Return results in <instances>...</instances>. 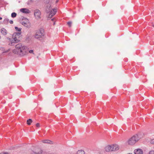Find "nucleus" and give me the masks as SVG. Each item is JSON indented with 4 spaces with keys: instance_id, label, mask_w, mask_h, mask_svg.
Masks as SVG:
<instances>
[{
    "instance_id": "7ed1b4c3",
    "label": "nucleus",
    "mask_w": 154,
    "mask_h": 154,
    "mask_svg": "<svg viewBox=\"0 0 154 154\" xmlns=\"http://www.w3.org/2000/svg\"><path fill=\"white\" fill-rule=\"evenodd\" d=\"M44 35V29L40 28L36 30L35 34V38L36 39H40L42 38Z\"/></svg>"
},
{
    "instance_id": "0eeeda50",
    "label": "nucleus",
    "mask_w": 154,
    "mask_h": 154,
    "mask_svg": "<svg viewBox=\"0 0 154 154\" xmlns=\"http://www.w3.org/2000/svg\"><path fill=\"white\" fill-rule=\"evenodd\" d=\"M104 151L108 152H113L111 144L106 145L104 148Z\"/></svg>"
},
{
    "instance_id": "f3484780",
    "label": "nucleus",
    "mask_w": 154,
    "mask_h": 154,
    "mask_svg": "<svg viewBox=\"0 0 154 154\" xmlns=\"http://www.w3.org/2000/svg\"><path fill=\"white\" fill-rule=\"evenodd\" d=\"M17 14L14 12L12 13L11 14V17H16Z\"/></svg>"
},
{
    "instance_id": "f257e3e1",
    "label": "nucleus",
    "mask_w": 154,
    "mask_h": 154,
    "mask_svg": "<svg viewBox=\"0 0 154 154\" xmlns=\"http://www.w3.org/2000/svg\"><path fill=\"white\" fill-rule=\"evenodd\" d=\"M26 47L23 45L21 44H18L16 45L15 48L13 50V52L16 54H20L25 50Z\"/></svg>"
},
{
    "instance_id": "a878e982",
    "label": "nucleus",
    "mask_w": 154,
    "mask_h": 154,
    "mask_svg": "<svg viewBox=\"0 0 154 154\" xmlns=\"http://www.w3.org/2000/svg\"><path fill=\"white\" fill-rule=\"evenodd\" d=\"M10 23H11V24H13V21H12V20H10Z\"/></svg>"
},
{
    "instance_id": "1a4fd4ad",
    "label": "nucleus",
    "mask_w": 154,
    "mask_h": 154,
    "mask_svg": "<svg viewBox=\"0 0 154 154\" xmlns=\"http://www.w3.org/2000/svg\"><path fill=\"white\" fill-rule=\"evenodd\" d=\"M111 145L112 147L113 152L119 150V146L117 144H112Z\"/></svg>"
},
{
    "instance_id": "412c9836",
    "label": "nucleus",
    "mask_w": 154,
    "mask_h": 154,
    "mask_svg": "<svg viewBox=\"0 0 154 154\" xmlns=\"http://www.w3.org/2000/svg\"><path fill=\"white\" fill-rule=\"evenodd\" d=\"M45 3H48L49 2V0H43Z\"/></svg>"
},
{
    "instance_id": "9b49d317",
    "label": "nucleus",
    "mask_w": 154,
    "mask_h": 154,
    "mask_svg": "<svg viewBox=\"0 0 154 154\" xmlns=\"http://www.w3.org/2000/svg\"><path fill=\"white\" fill-rule=\"evenodd\" d=\"M134 153L135 154H143V151L140 149H138L134 150Z\"/></svg>"
},
{
    "instance_id": "dca6fc26",
    "label": "nucleus",
    "mask_w": 154,
    "mask_h": 154,
    "mask_svg": "<svg viewBox=\"0 0 154 154\" xmlns=\"http://www.w3.org/2000/svg\"><path fill=\"white\" fill-rule=\"evenodd\" d=\"M15 28L17 31H19V32H21V28H19L17 27H15Z\"/></svg>"
},
{
    "instance_id": "39448f33",
    "label": "nucleus",
    "mask_w": 154,
    "mask_h": 154,
    "mask_svg": "<svg viewBox=\"0 0 154 154\" xmlns=\"http://www.w3.org/2000/svg\"><path fill=\"white\" fill-rule=\"evenodd\" d=\"M34 152L36 154H51L52 153V152L49 150L43 152L42 150L40 149H36Z\"/></svg>"
},
{
    "instance_id": "aec40b11",
    "label": "nucleus",
    "mask_w": 154,
    "mask_h": 154,
    "mask_svg": "<svg viewBox=\"0 0 154 154\" xmlns=\"http://www.w3.org/2000/svg\"><path fill=\"white\" fill-rule=\"evenodd\" d=\"M67 23L69 27H70L71 26V24H72V22H70V21L68 22H67Z\"/></svg>"
},
{
    "instance_id": "393cba45",
    "label": "nucleus",
    "mask_w": 154,
    "mask_h": 154,
    "mask_svg": "<svg viewBox=\"0 0 154 154\" xmlns=\"http://www.w3.org/2000/svg\"><path fill=\"white\" fill-rule=\"evenodd\" d=\"M32 120L30 119H29V125H30L31 123H32Z\"/></svg>"
},
{
    "instance_id": "f8f14e48",
    "label": "nucleus",
    "mask_w": 154,
    "mask_h": 154,
    "mask_svg": "<svg viewBox=\"0 0 154 154\" xmlns=\"http://www.w3.org/2000/svg\"><path fill=\"white\" fill-rule=\"evenodd\" d=\"M20 11L24 13H28L29 10L26 8H22L20 9Z\"/></svg>"
},
{
    "instance_id": "ddd939ff",
    "label": "nucleus",
    "mask_w": 154,
    "mask_h": 154,
    "mask_svg": "<svg viewBox=\"0 0 154 154\" xmlns=\"http://www.w3.org/2000/svg\"><path fill=\"white\" fill-rule=\"evenodd\" d=\"M42 142L44 143L52 144V142L48 140H42Z\"/></svg>"
},
{
    "instance_id": "c85d7f7f",
    "label": "nucleus",
    "mask_w": 154,
    "mask_h": 154,
    "mask_svg": "<svg viewBox=\"0 0 154 154\" xmlns=\"http://www.w3.org/2000/svg\"><path fill=\"white\" fill-rule=\"evenodd\" d=\"M54 20V19H51L52 20Z\"/></svg>"
},
{
    "instance_id": "20e7f679",
    "label": "nucleus",
    "mask_w": 154,
    "mask_h": 154,
    "mask_svg": "<svg viewBox=\"0 0 154 154\" xmlns=\"http://www.w3.org/2000/svg\"><path fill=\"white\" fill-rule=\"evenodd\" d=\"M21 32H14L12 35V38L14 40V42L15 43H18L19 42L20 38Z\"/></svg>"
},
{
    "instance_id": "f03ea898",
    "label": "nucleus",
    "mask_w": 154,
    "mask_h": 154,
    "mask_svg": "<svg viewBox=\"0 0 154 154\" xmlns=\"http://www.w3.org/2000/svg\"><path fill=\"white\" fill-rule=\"evenodd\" d=\"M139 140L138 135H136L130 138L126 142L127 145H134Z\"/></svg>"
},
{
    "instance_id": "423d86ee",
    "label": "nucleus",
    "mask_w": 154,
    "mask_h": 154,
    "mask_svg": "<svg viewBox=\"0 0 154 154\" xmlns=\"http://www.w3.org/2000/svg\"><path fill=\"white\" fill-rule=\"evenodd\" d=\"M34 15L35 18L37 19H39L41 18V12L39 10L36 9L35 10Z\"/></svg>"
},
{
    "instance_id": "5701e85b",
    "label": "nucleus",
    "mask_w": 154,
    "mask_h": 154,
    "mask_svg": "<svg viewBox=\"0 0 154 154\" xmlns=\"http://www.w3.org/2000/svg\"><path fill=\"white\" fill-rule=\"evenodd\" d=\"M150 143L151 144H154V139H152L150 141Z\"/></svg>"
},
{
    "instance_id": "4468645a",
    "label": "nucleus",
    "mask_w": 154,
    "mask_h": 154,
    "mask_svg": "<svg viewBox=\"0 0 154 154\" xmlns=\"http://www.w3.org/2000/svg\"><path fill=\"white\" fill-rule=\"evenodd\" d=\"M1 32L4 35H6L7 33V30L4 28H2L1 30Z\"/></svg>"
},
{
    "instance_id": "a211bd4d",
    "label": "nucleus",
    "mask_w": 154,
    "mask_h": 154,
    "mask_svg": "<svg viewBox=\"0 0 154 154\" xmlns=\"http://www.w3.org/2000/svg\"><path fill=\"white\" fill-rule=\"evenodd\" d=\"M51 6L50 5H49L48 6H47V9H46V11H47L48 12H49V11L50 10V9H51Z\"/></svg>"
},
{
    "instance_id": "2eb2a0df",
    "label": "nucleus",
    "mask_w": 154,
    "mask_h": 154,
    "mask_svg": "<svg viewBox=\"0 0 154 154\" xmlns=\"http://www.w3.org/2000/svg\"><path fill=\"white\" fill-rule=\"evenodd\" d=\"M76 154H84V152L82 150H78Z\"/></svg>"
},
{
    "instance_id": "4be33fe9",
    "label": "nucleus",
    "mask_w": 154,
    "mask_h": 154,
    "mask_svg": "<svg viewBox=\"0 0 154 154\" xmlns=\"http://www.w3.org/2000/svg\"><path fill=\"white\" fill-rule=\"evenodd\" d=\"M36 126L37 127H39L40 126V124L39 123H37L36 124Z\"/></svg>"
},
{
    "instance_id": "6ab92c4d",
    "label": "nucleus",
    "mask_w": 154,
    "mask_h": 154,
    "mask_svg": "<svg viewBox=\"0 0 154 154\" xmlns=\"http://www.w3.org/2000/svg\"><path fill=\"white\" fill-rule=\"evenodd\" d=\"M149 154H154V150H152L149 151Z\"/></svg>"
},
{
    "instance_id": "6e6552de",
    "label": "nucleus",
    "mask_w": 154,
    "mask_h": 154,
    "mask_svg": "<svg viewBox=\"0 0 154 154\" xmlns=\"http://www.w3.org/2000/svg\"><path fill=\"white\" fill-rule=\"evenodd\" d=\"M22 23L24 26L27 27L28 26L29 23V20L26 18H24L22 19Z\"/></svg>"
},
{
    "instance_id": "cd10ccee",
    "label": "nucleus",
    "mask_w": 154,
    "mask_h": 154,
    "mask_svg": "<svg viewBox=\"0 0 154 154\" xmlns=\"http://www.w3.org/2000/svg\"><path fill=\"white\" fill-rule=\"evenodd\" d=\"M0 154H8V153L7 152H5V153H0Z\"/></svg>"
},
{
    "instance_id": "bb28decb",
    "label": "nucleus",
    "mask_w": 154,
    "mask_h": 154,
    "mask_svg": "<svg viewBox=\"0 0 154 154\" xmlns=\"http://www.w3.org/2000/svg\"><path fill=\"white\" fill-rule=\"evenodd\" d=\"M27 123L28 125H29V119L27 120Z\"/></svg>"
},
{
    "instance_id": "b1692460",
    "label": "nucleus",
    "mask_w": 154,
    "mask_h": 154,
    "mask_svg": "<svg viewBox=\"0 0 154 154\" xmlns=\"http://www.w3.org/2000/svg\"><path fill=\"white\" fill-rule=\"evenodd\" d=\"M29 53L33 54V50H29Z\"/></svg>"
},
{
    "instance_id": "9d476101",
    "label": "nucleus",
    "mask_w": 154,
    "mask_h": 154,
    "mask_svg": "<svg viewBox=\"0 0 154 154\" xmlns=\"http://www.w3.org/2000/svg\"><path fill=\"white\" fill-rule=\"evenodd\" d=\"M57 9L56 8H54L52 9L51 11L50 14L48 15V17L49 18H51L53 16H54L56 13Z\"/></svg>"
}]
</instances>
